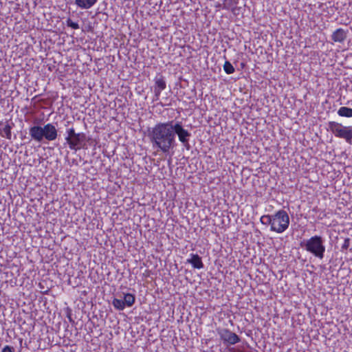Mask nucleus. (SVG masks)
I'll use <instances>...</instances> for the list:
<instances>
[{
	"instance_id": "nucleus-1",
	"label": "nucleus",
	"mask_w": 352,
	"mask_h": 352,
	"mask_svg": "<svg viewBox=\"0 0 352 352\" xmlns=\"http://www.w3.org/2000/svg\"><path fill=\"white\" fill-rule=\"evenodd\" d=\"M173 121L157 122L148 129V138L153 148L164 154H168L175 146V133L172 128Z\"/></svg>"
},
{
	"instance_id": "nucleus-2",
	"label": "nucleus",
	"mask_w": 352,
	"mask_h": 352,
	"mask_svg": "<svg viewBox=\"0 0 352 352\" xmlns=\"http://www.w3.org/2000/svg\"><path fill=\"white\" fill-rule=\"evenodd\" d=\"M260 221L263 225H270V230L278 234L284 232L289 226V215L284 210H279L274 214H264Z\"/></svg>"
},
{
	"instance_id": "nucleus-3",
	"label": "nucleus",
	"mask_w": 352,
	"mask_h": 352,
	"mask_svg": "<svg viewBox=\"0 0 352 352\" xmlns=\"http://www.w3.org/2000/svg\"><path fill=\"white\" fill-rule=\"evenodd\" d=\"M29 135L31 139L36 142H41L44 139L51 142L58 137V131L52 123H47L43 126L33 125L29 128Z\"/></svg>"
},
{
	"instance_id": "nucleus-4",
	"label": "nucleus",
	"mask_w": 352,
	"mask_h": 352,
	"mask_svg": "<svg viewBox=\"0 0 352 352\" xmlns=\"http://www.w3.org/2000/svg\"><path fill=\"white\" fill-rule=\"evenodd\" d=\"M300 246L316 258L322 259L325 252V245L321 236L315 235L300 243Z\"/></svg>"
},
{
	"instance_id": "nucleus-5",
	"label": "nucleus",
	"mask_w": 352,
	"mask_h": 352,
	"mask_svg": "<svg viewBox=\"0 0 352 352\" xmlns=\"http://www.w3.org/2000/svg\"><path fill=\"white\" fill-rule=\"evenodd\" d=\"M65 141L71 150L78 151L85 145L86 135L84 133H76L74 127L66 131Z\"/></svg>"
},
{
	"instance_id": "nucleus-6",
	"label": "nucleus",
	"mask_w": 352,
	"mask_h": 352,
	"mask_svg": "<svg viewBox=\"0 0 352 352\" xmlns=\"http://www.w3.org/2000/svg\"><path fill=\"white\" fill-rule=\"evenodd\" d=\"M329 130L336 138L344 139L347 143L352 142V126H343L341 123L330 121L328 123Z\"/></svg>"
},
{
	"instance_id": "nucleus-7",
	"label": "nucleus",
	"mask_w": 352,
	"mask_h": 352,
	"mask_svg": "<svg viewBox=\"0 0 352 352\" xmlns=\"http://www.w3.org/2000/svg\"><path fill=\"white\" fill-rule=\"evenodd\" d=\"M217 331L220 339L226 344L234 345L241 341L239 336L228 329L219 328L217 329Z\"/></svg>"
},
{
	"instance_id": "nucleus-8",
	"label": "nucleus",
	"mask_w": 352,
	"mask_h": 352,
	"mask_svg": "<svg viewBox=\"0 0 352 352\" xmlns=\"http://www.w3.org/2000/svg\"><path fill=\"white\" fill-rule=\"evenodd\" d=\"M173 131L175 135L177 134L178 136L179 141L184 145L186 146L189 144V138L190 133L182 126L180 122H177L173 124L172 123Z\"/></svg>"
},
{
	"instance_id": "nucleus-9",
	"label": "nucleus",
	"mask_w": 352,
	"mask_h": 352,
	"mask_svg": "<svg viewBox=\"0 0 352 352\" xmlns=\"http://www.w3.org/2000/svg\"><path fill=\"white\" fill-rule=\"evenodd\" d=\"M166 88V82L164 77L162 75L157 76L154 78V94L155 100L160 99L161 93Z\"/></svg>"
},
{
	"instance_id": "nucleus-10",
	"label": "nucleus",
	"mask_w": 352,
	"mask_h": 352,
	"mask_svg": "<svg viewBox=\"0 0 352 352\" xmlns=\"http://www.w3.org/2000/svg\"><path fill=\"white\" fill-rule=\"evenodd\" d=\"M348 30L339 28L333 32L331 39L334 43H342L347 38Z\"/></svg>"
},
{
	"instance_id": "nucleus-11",
	"label": "nucleus",
	"mask_w": 352,
	"mask_h": 352,
	"mask_svg": "<svg viewBox=\"0 0 352 352\" xmlns=\"http://www.w3.org/2000/svg\"><path fill=\"white\" fill-rule=\"evenodd\" d=\"M190 258L187 259V263H190L195 269H202L204 267V263L201 258L197 254H190Z\"/></svg>"
},
{
	"instance_id": "nucleus-12",
	"label": "nucleus",
	"mask_w": 352,
	"mask_h": 352,
	"mask_svg": "<svg viewBox=\"0 0 352 352\" xmlns=\"http://www.w3.org/2000/svg\"><path fill=\"white\" fill-rule=\"evenodd\" d=\"M75 4L80 9H89L92 8L98 1V0H74Z\"/></svg>"
},
{
	"instance_id": "nucleus-13",
	"label": "nucleus",
	"mask_w": 352,
	"mask_h": 352,
	"mask_svg": "<svg viewBox=\"0 0 352 352\" xmlns=\"http://www.w3.org/2000/svg\"><path fill=\"white\" fill-rule=\"evenodd\" d=\"M237 4L238 0H223L222 8L234 12Z\"/></svg>"
},
{
	"instance_id": "nucleus-14",
	"label": "nucleus",
	"mask_w": 352,
	"mask_h": 352,
	"mask_svg": "<svg viewBox=\"0 0 352 352\" xmlns=\"http://www.w3.org/2000/svg\"><path fill=\"white\" fill-rule=\"evenodd\" d=\"M337 113L340 117L352 118V109L347 107H341Z\"/></svg>"
},
{
	"instance_id": "nucleus-15",
	"label": "nucleus",
	"mask_w": 352,
	"mask_h": 352,
	"mask_svg": "<svg viewBox=\"0 0 352 352\" xmlns=\"http://www.w3.org/2000/svg\"><path fill=\"white\" fill-rule=\"evenodd\" d=\"M135 300V297L133 294L127 293L124 296V302L126 307H131Z\"/></svg>"
},
{
	"instance_id": "nucleus-16",
	"label": "nucleus",
	"mask_w": 352,
	"mask_h": 352,
	"mask_svg": "<svg viewBox=\"0 0 352 352\" xmlns=\"http://www.w3.org/2000/svg\"><path fill=\"white\" fill-rule=\"evenodd\" d=\"M1 136L10 140L12 139V126L8 123L2 129Z\"/></svg>"
},
{
	"instance_id": "nucleus-17",
	"label": "nucleus",
	"mask_w": 352,
	"mask_h": 352,
	"mask_svg": "<svg viewBox=\"0 0 352 352\" xmlns=\"http://www.w3.org/2000/svg\"><path fill=\"white\" fill-rule=\"evenodd\" d=\"M113 306L118 310L122 311L123 310L126 305L123 301V300L114 298L112 301Z\"/></svg>"
},
{
	"instance_id": "nucleus-18",
	"label": "nucleus",
	"mask_w": 352,
	"mask_h": 352,
	"mask_svg": "<svg viewBox=\"0 0 352 352\" xmlns=\"http://www.w3.org/2000/svg\"><path fill=\"white\" fill-rule=\"evenodd\" d=\"M223 70L227 74H232L235 71L232 63L228 60H226L223 65Z\"/></svg>"
},
{
	"instance_id": "nucleus-19",
	"label": "nucleus",
	"mask_w": 352,
	"mask_h": 352,
	"mask_svg": "<svg viewBox=\"0 0 352 352\" xmlns=\"http://www.w3.org/2000/svg\"><path fill=\"white\" fill-rule=\"evenodd\" d=\"M66 25L74 30H78L80 28L78 23L73 21L70 18H68L66 20Z\"/></svg>"
},
{
	"instance_id": "nucleus-20",
	"label": "nucleus",
	"mask_w": 352,
	"mask_h": 352,
	"mask_svg": "<svg viewBox=\"0 0 352 352\" xmlns=\"http://www.w3.org/2000/svg\"><path fill=\"white\" fill-rule=\"evenodd\" d=\"M350 245V239L346 238L344 241V243H342L341 246L342 251L346 250Z\"/></svg>"
},
{
	"instance_id": "nucleus-21",
	"label": "nucleus",
	"mask_w": 352,
	"mask_h": 352,
	"mask_svg": "<svg viewBox=\"0 0 352 352\" xmlns=\"http://www.w3.org/2000/svg\"><path fill=\"white\" fill-rule=\"evenodd\" d=\"M1 352H14V349L9 345L5 346Z\"/></svg>"
}]
</instances>
